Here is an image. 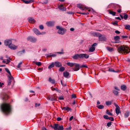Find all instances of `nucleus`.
<instances>
[{
	"label": "nucleus",
	"instance_id": "72a5a7b5",
	"mask_svg": "<svg viewBox=\"0 0 130 130\" xmlns=\"http://www.w3.org/2000/svg\"><path fill=\"white\" fill-rule=\"evenodd\" d=\"M8 77L9 80H13V78L12 77L11 75H9Z\"/></svg>",
	"mask_w": 130,
	"mask_h": 130
},
{
	"label": "nucleus",
	"instance_id": "423d86ee",
	"mask_svg": "<svg viewBox=\"0 0 130 130\" xmlns=\"http://www.w3.org/2000/svg\"><path fill=\"white\" fill-rule=\"evenodd\" d=\"M27 40H28L29 41H30L33 42H35L37 41V39L34 37H29L27 38Z\"/></svg>",
	"mask_w": 130,
	"mask_h": 130
},
{
	"label": "nucleus",
	"instance_id": "473e14b6",
	"mask_svg": "<svg viewBox=\"0 0 130 130\" xmlns=\"http://www.w3.org/2000/svg\"><path fill=\"white\" fill-rule=\"evenodd\" d=\"M94 35L95 36L99 37L101 35V34L98 32H95L94 34Z\"/></svg>",
	"mask_w": 130,
	"mask_h": 130
},
{
	"label": "nucleus",
	"instance_id": "7ed1b4c3",
	"mask_svg": "<svg viewBox=\"0 0 130 130\" xmlns=\"http://www.w3.org/2000/svg\"><path fill=\"white\" fill-rule=\"evenodd\" d=\"M56 28L57 29H59L58 32L59 34L62 35L64 34L66 32V30L65 29L60 27L59 26H57Z\"/></svg>",
	"mask_w": 130,
	"mask_h": 130
},
{
	"label": "nucleus",
	"instance_id": "a211bd4d",
	"mask_svg": "<svg viewBox=\"0 0 130 130\" xmlns=\"http://www.w3.org/2000/svg\"><path fill=\"white\" fill-rule=\"evenodd\" d=\"M67 64L68 66H69L71 67H73L76 64V63L73 62H68L67 63Z\"/></svg>",
	"mask_w": 130,
	"mask_h": 130
},
{
	"label": "nucleus",
	"instance_id": "393cba45",
	"mask_svg": "<svg viewBox=\"0 0 130 130\" xmlns=\"http://www.w3.org/2000/svg\"><path fill=\"white\" fill-rule=\"evenodd\" d=\"M62 110H67V111H70L71 110V109L70 108L68 107H63L62 108Z\"/></svg>",
	"mask_w": 130,
	"mask_h": 130
},
{
	"label": "nucleus",
	"instance_id": "4c0bfd02",
	"mask_svg": "<svg viewBox=\"0 0 130 130\" xmlns=\"http://www.w3.org/2000/svg\"><path fill=\"white\" fill-rule=\"evenodd\" d=\"M54 65H55L54 63V62H52L51 64L49 65V68H53L54 67Z\"/></svg>",
	"mask_w": 130,
	"mask_h": 130
},
{
	"label": "nucleus",
	"instance_id": "ea45409f",
	"mask_svg": "<svg viewBox=\"0 0 130 130\" xmlns=\"http://www.w3.org/2000/svg\"><path fill=\"white\" fill-rule=\"evenodd\" d=\"M5 70L9 74V75H11V74L9 70L7 68H5Z\"/></svg>",
	"mask_w": 130,
	"mask_h": 130
},
{
	"label": "nucleus",
	"instance_id": "39448f33",
	"mask_svg": "<svg viewBox=\"0 0 130 130\" xmlns=\"http://www.w3.org/2000/svg\"><path fill=\"white\" fill-rule=\"evenodd\" d=\"M97 45L96 43L93 44L90 47L89 50V51L90 52H92L94 51L95 49V46H96Z\"/></svg>",
	"mask_w": 130,
	"mask_h": 130
},
{
	"label": "nucleus",
	"instance_id": "412c9836",
	"mask_svg": "<svg viewBox=\"0 0 130 130\" xmlns=\"http://www.w3.org/2000/svg\"><path fill=\"white\" fill-rule=\"evenodd\" d=\"M108 12L109 13L112 15L113 16H115V15L116 12H115L112 11L110 10H108Z\"/></svg>",
	"mask_w": 130,
	"mask_h": 130
},
{
	"label": "nucleus",
	"instance_id": "f257e3e1",
	"mask_svg": "<svg viewBox=\"0 0 130 130\" xmlns=\"http://www.w3.org/2000/svg\"><path fill=\"white\" fill-rule=\"evenodd\" d=\"M1 109L2 111L6 114L9 113L11 111V107L9 104L4 103L1 105Z\"/></svg>",
	"mask_w": 130,
	"mask_h": 130
},
{
	"label": "nucleus",
	"instance_id": "9d476101",
	"mask_svg": "<svg viewBox=\"0 0 130 130\" xmlns=\"http://www.w3.org/2000/svg\"><path fill=\"white\" fill-rule=\"evenodd\" d=\"M81 59H84V58L87 59L89 57V55L86 54H81Z\"/></svg>",
	"mask_w": 130,
	"mask_h": 130
},
{
	"label": "nucleus",
	"instance_id": "603ef678",
	"mask_svg": "<svg viewBox=\"0 0 130 130\" xmlns=\"http://www.w3.org/2000/svg\"><path fill=\"white\" fill-rule=\"evenodd\" d=\"M121 37L123 39H126L128 37L126 36H122Z\"/></svg>",
	"mask_w": 130,
	"mask_h": 130
},
{
	"label": "nucleus",
	"instance_id": "2eb2a0df",
	"mask_svg": "<svg viewBox=\"0 0 130 130\" xmlns=\"http://www.w3.org/2000/svg\"><path fill=\"white\" fill-rule=\"evenodd\" d=\"M55 65L57 67H59L62 66V65L60 62L58 61H56L54 63Z\"/></svg>",
	"mask_w": 130,
	"mask_h": 130
},
{
	"label": "nucleus",
	"instance_id": "864d4df0",
	"mask_svg": "<svg viewBox=\"0 0 130 130\" xmlns=\"http://www.w3.org/2000/svg\"><path fill=\"white\" fill-rule=\"evenodd\" d=\"M104 118L106 119H108L109 117L107 115H105L104 116Z\"/></svg>",
	"mask_w": 130,
	"mask_h": 130
},
{
	"label": "nucleus",
	"instance_id": "13d9d810",
	"mask_svg": "<svg viewBox=\"0 0 130 130\" xmlns=\"http://www.w3.org/2000/svg\"><path fill=\"white\" fill-rule=\"evenodd\" d=\"M4 86V84L0 82V87H3Z\"/></svg>",
	"mask_w": 130,
	"mask_h": 130
},
{
	"label": "nucleus",
	"instance_id": "a19ab883",
	"mask_svg": "<svg viewBox=\"0 0 130 130\" xmlns=\"http://www.w3.org/2000/svg\"><path fill=\"white\" fill-rule=\"evenodd\" d=\"M106 113L109 115L110 116H112V114L108 110H106Z\"/></svg>",
	"mask_w": 130,
	"mask_h": 130
},
{
	"label": "nucleus",
	"instance_id": "c756f323",
	"mask_svg": "<svg viewBox=\"0 0 130 130\" xmlns=\"http://www.w3.org/2000/svg\"><path fill=\"white\" fill-rule=\"evenodd\" d=\"M107 49L109 51L112 52L113 51V48L112 47H107Z\"/></svg>",
	"mask_w": 130,
	"mask_h": 130
},
{
	"label": "nucleus",
	"instance_id": "0eeeda50",
	"mask_svg": "<svg viewBox=\"0 0 130 130\" xmlns=\"http://www.w3.org/2000/svg\"><path fill=\"white\" fill-rule=\"evenodd\" d=\"M12 44L11 40H5L4 42V44L5 45H8L9 47V46H10Z\"/></svg>",
	"mask_w": 130,
	"mask_h": 130
},
{
	"label": "nucleus",
	"instance_id": "3c124183",
	"mask_svg": "<svg viewBox=\"0 0 130 130\" xmlns=\"http://www.w3.org/2000/svg\"><path fill=\"white\" fill-rule=\"evenodd\" d=\"M61 51H62V52H57L56 53H57V54H63L64 53L63 52V50L62 49Z\"/></svg>",
	"mask_w": 130,
	"mask_h": 130
},
{
	"label": "nucleus",
	"instance_id": "f3484780",
	"mask_svg": "<svg viewBox=\"0 0 130 130\" xmlns=\"http://www.w3.org/2000/svg\"><path fill=\"white\" fill-rule=\"evenodd\" d=\"M109 5H111L113 8L115 9H116L117 8H118V7H120L118 5L115 4L111 3Z\"/></svg>",
	"mask_w": 130,
	"mask_h": 130
},
{
	"label": "nucleus",
	"instance_id": "774afa93",
	"mask_svg": "<svg viewBox=\"0 0 130 130\" xmlns=\"http://www.w3.org/2000/svg\"><path fill=\"white\" fill-rule=\"evenodd\" d=\"M59 99L60 100H63L64 99L63 97V96H60L59 97Z\"/></svg>",
	"mask_w": 130,
	"mask_h": 130
},
{
	"label": "nucleus",
	"instance_id": "de8ad7c7",
	"mask_svg": "<svg viewBox=\"0 0 130 130\" xmlns=\"http://www.w3.org/2000/svg\"><path fill=\"white\" fill-rule=\"evenodd\" d=\"M129 116V114L128 112H126L124 114V117L125 118H127Z\"/></svg>",
	"mask_w": 130,
	"mask_h": 130
},
{
	"label": "nucleus",
	"instance_id": "4d7b16f0",
	"mask_svg": "<svg viewBox=\"0 0 130 130\" xmlns=\"http://www.w3.org/2000/svg\"><path fill=\"white\" fill-rule=\"evenodd\" d=\"M128 18V15L127 14L125 15L124 16V19L125 20H126Z\"/></svg>",
	"mask_w": 130,
	"mask_h": 130
},
{
	"label": "nucleus",
	"instance_id": "dca6fc26",
	"mask_svg": "<svg viewBox=\"0 0 130 130\" xmlns=\"http://www.w3.org/2000/svg\"><path fill=\"white\" fill-rule=\"evenodd\" d=\"M58 8L61 10L64 11L66 10V8L63 7L62 5H61L59 6Z\"/></svg>",
	"mask_w": 130,
	"mask_h": 130
},
{
	"label": "nucleus",
	"instance_id": "5fc2aeb1",
	"mask_svg": "<svg viewBox=\"0 0 130 130\" xmlns=\"http://www.w3.org/2000/svg\"><path fill=\"white\" fill-rule=\"evenodd\" d=\"M111 122H108L107 124V126L108 127H110L111 124Z\"/></svg>",
	"mask_w": 130,
	"mask_h": 130
},
{
	"label": "nucleus",
	"instance_id": "37998d69",
	"mask_svg": "<svg viewBox=\"0 0 130 130\" xmlns=\"http://www.w3.org/2000/svg\"><path fill=\"white\" fill-rule=\"evenodd\" d=\"M65 70V68L64 67H62L60 68L59 70V71H63Z\"/></svg>",
	"mask_w": 130,
	"mask_h": 130
},
{
	"label": "nucleus",
	"instance_id": "58836bf2",
	"mask_svg": "<svg viewBox=\"0 0 130 130\" xmlns=\"http://www.w3.org/2000/svg\"><path fill=\"white\" fill-rule=\"evenodd\" d=\"M106 105H110L111 104V102L110 101H107L106 102Z\"/></svg>",
	"mask_w": 130,
	"mask_h": 130
},
{
	"label": "nucleus",
	"instance_id": "2f4dec72",
	"mask_svg": "<svg viewBox=\"0 0 130 130\" xmlns=\"http://www.w3.org/2000/svg\"><path fill=\"white\" fill-rule=\"evenodd\" d=\"M54 24V22L53 21L49 22V26H53Z\"/></svg>",
	"mask_w": 130,
	"mask_h": 130
},
{
	"label": "nucleus",
	"instance_id": "e433bc0d",
	"mask_svg": "<svg viewBox=\"0 0 130 130\" xmlns=\"http://www.w3.org/2000/svg\"><path fill=\"white\" fill-rule=\"evenodd\" d=\"M56 55L55 54H52V53L49 54V57L50 56L54 57H56Z\"/></svg>",
	"mask_w": 130,
	"mask_h": 130
},
{
	"label": "nucleus",
	"instance_id": "6e6d98bb",
	"mask_svg": "<svg viewBox=\"0 0 130 130\" xmlns=\"http://www.w3.org/2000/svg\"><path fill=\"white\" fill-rule=\"evenodd\" d=\"M79 13L82 14H85L86 15H88L89 14V13L88 12H86V13H85V12L80 13H80Z\"/></svg>",
	"mask_w": 130,
	"mask_h": 130
},
{
	"label": "nucleus",
	"instance_id": "9b49d317",
	"mask_svg": "<svg viewBox=\"0 0 130 130\" xmlns=\"http://www.w3.org/2000/svg\"><path fill=\"white\" fill-rule=\"evenodd\" d=\"M73 58L75 59H77L79 58L81 59V54H77L75 55L73 57Z\"/></svg>",
	"mask_w": 130,
	"mask_h": 130
},
{
	"label": "nucleus",
	"instance_id": "49530a36",
	"mask_svg": "<svg viewBox=\"0 0 130 130\" xmlns=\"http://www.w3.org/2000/svg\"><path fill=\"white\" fill-rule=\"evenodd\" d=\"M111 24H113V25H116L117 26H118V22L116 21H115L114 22H112L111 23Z\"/></svg>",
	"mask_w": 130,
	"mask_h": 130
},
{
	"label": "nucleus",
	"instance_id": "bf43d9fd",
	"mask_svg": "<svg viewBox=\"0 0 130 130\" xmlns=\"http://www.w3.org/2000/svg\"><path fill=\"white\" fill-rule=\"evenodd\" d=\"M108 119H109L111 121H113L114 120V119L113 117H109V118Z\"/></svg>",
	"mask_w": 130,
	"mask_h": 130
},
{
	"label": "nucleus",
	"instance_id": "cd10ccee",
	"mask_svg": "<svg viewBox=\"0 0 130 130\" xmlns=\"http://www.w3.org/2000/svg\"><path fill=\"white\" fill-rule=\"evenodd\" d=\"M125 28L126 29L130 30V25H124Z\"/></svg>",
	"mask_w": 130,
	"mask_h": 130
},
{
	"label": "nucleus",
	"instance_id": "a18cd8bd",
	"mask_svg": "<svg viewBox=\"0 0 130 130\" xmlns=\"http://www.w3.org/2000/svg\"><path fill=\"white\" fill-rule=\"evenodd\" d=\"M113 93L116 95H117L118 94V92L117 91L114 90L113 91Z\"/></svg>",
	"mask_w": 130,
	"mask_h": 130
},
{
	"label": "nucleus",
	"instance_id": "a878e982",
	"mask_svg": "<svg viewBox=\"0 0 130 130\" xmlns=\"http://www.w3.org/2000/svg\"><path fill=\"white\" fill-rule=\"evenodd\" d=\"M121 89L123 91H125L126 89V86L125 85H122L121 87Z\"/></svg>",
	"mask_w": 130,
	"mask_h": 130
},
{
	"label": "nucleus",
	"instance_id": "052dcab7",
	"mask_svg": "<svg viewBox=\"0 0 130 130\" xmlns=\"http://www.w3.org/2000/svg\"><path fill=\"white\" fill-rule=\"evenodd\" d=\"M39 28L41 29H43L44 28L43 26L42 25H40L39 26Z\"/></svg>",
	"mask_w": 130,
	"mask_h": 130
},
{
	"label": "nucleus",
	"instance_id": "1a4fd4ad",
	"mask_svg": "<svg viewBox=\"0 0 130 130\" xmlns=\"http://www.w3.org/2000/svg\"><path fill=\"white\" fill-rule=\"evenodd\" d=\"M75 67L73 68V69L75 71H77L79 70V66L78 64L76 63L75 65Z\"/></svg>",
	"mask_w": 130,
	"mask_h": 130
},
{
	"label": "nucleus",
	"instance_id": "0e129e2a",
	"mask_svg": "<svg viewBox=\"0 0 130 130\" xmlns=\"http://www.w3.org/2000/svg\"><path fill=\"white\" fill-rule=\"evenodd\" d=\"M12 80H9L8 82V85H10L11 83Z\"/></svg>",
	"mask_w": 130,
	"mask_h": 130
},
{
	"label": "nucleus",
	"instance_id": "bb28decb",
	"mask_svg": "<svg viewBox=\"0 0 130 130\" xmlns=\"http://www.w3.org/2000/svg\"><path fill=\"white\" fill-rule=\"evenodd\" d=\"M33 62L38 66H40L41 65V63L40 62L34 61Z\"/></svg>",
	"mask_w": 130,
	"mask_h": 130
},
{
	"label": "nucleus",
	"instance_id": "c03bdc74",
	"mask_svg": "<svg viewBox=\"0 0 130 130\" xmlns=\"http://www.w3.org/2000/svg\"><path fill=\"white\" fill-rule=\"evenodd\" d=\"M80 68H83V67L87 68L88 67L86 64H83V65H81V66H80Z\"/></svg>",
	"mask_w": 130,
	"mask_h": 130
},
{
	"label": "nucleus",
	"instance_id": "09e8293b",
	"mask_svg": "<svg viewBox=\"0 0 130 130\" xmlns=\"http://www.w3.org/2000/svg\"><path fill=\"white\" fill-rule=\"evenodd\" d=\"M56 99V98L55 97H54L53 98H51V97L49 98V100H50L52 101L55 100Z\"/></svg>",
	"mask_w": 130,
	"mask_h": 130
},
{
	"label": "nucleus",
	"instance_id": "5701e85b",
	"mask_svg": "<svg viewBox=\"0 0 130 130\" xmlns=\"http://www.w3.org/2000/svg\"><path fill=\"white\" fill-rule=\"evenodd\" d=\"M120 109V107L116 108V112L117 115H118L119 113H121Z\"/></svg>",
	"mask_w": 130,
	"mask_h": 130
},
{
	"label": "nucleus",
	"instance_id": "e2e57ef3",
	"mask_svg": "<svg viewBox=\"0 0 130 130\" xmlns=\"http://www.w3.org/2000/svg\"><path fill=\"white\" fill-rule=\"evenodd\" d=\"M76 98V95L74 94H73L72 95V98Z\"/></svg>",
	"mask_w": 130,
	"mask_h": 130
},
{
	"label": "nucleus",
	"instance_id": "6ab92c4d",
	"mask_svg": "<svg viewBox=\"0 0 130 130\" xmlns=\"http://www.w3.org/2000/svg\"><path fill=\"white\" fill-rule=\"evenodd\" d=\"M105 40V38L104 37H102V35L101 34L99 37V40L100 41H102Z\"/></svg>",
	"mask_w": 130,
	"mask_h": 130
},
{
	"label": "nucleus",
	"instance_id": "8fccbe9b",
	"mask_svg": "<svg viewBox=\"0 0 130 130\" xmlns=\"http://www.w3.org/2000/svg\"><path fill=\"white\" fill-rule=\"evenodd\" d=\"M109 71L110 72H116L112 68H110L109 70Z\"/></svg>",
	"mask_w": 130,
	"mask_h": 130
},
{
	"label": "nucleus",
	"instance_id": "ddd939ff",
	"mask_svg": "<svg viewBox=\"0 0 130 130\" xmlns=\"http://www.w3.org/2000/svg\"><path fill=\"white\" fill-rule=\"evenodd\" d=\"M32 30L37 35H40L41 34L39 31L36 28H33Z\"/></svg>",
	"mask_w": 130,
	"mask_h": 130
},
{
	"label": "nucleus",
	"instance_id": "7c9ffc66",
	"mask_svg": "<svg viewBox=\"0 0 130 130\" xmlns=\"http://www.w3.org/2000/svg\"><path fill=\"white\" fill-rule=\"evenodd\" d=\"M25 52V50H23L22 51H20L18 52V54L19 55H20L22 54L23 53H24Z\"/></svg>",
	"mask_w": 130,
	"mask_h": 130
},
{
	"label": "nucleus",
	"instance_id": "f03ea898",
	"mask_svg": "<svg viewBox=\"0 0 130 130\" xmlns=\"http://www.w3.org/2000/svg\"><path fill=\"white\" fill-rule=\"evenodd\" d=\"M118 51L119 53H124V54H126L130 52V49L126 46H121L118 48Z\"/></svg>",
	"mask_w": 130,
	"mask_h": 130
},
{
	"label": "nucleus",
	"instance_id": "c85d7f7f",
	"mask_svg": "<svg viewBox=\"0 0 130 130\" xmlns=\"http://www.w3.org/2000/svg\"><path fill=\"white\" fill-rule=\"evenodd\" d=\"M49 82L52 84H55V80L54 79H52L51 78H49Z\"/></svg>",
	"mask_w": 130,
	"mask_h": 130
},
{
	"label": "nucleus",
	"instance_id": "aec40b11",
	"mask_svg": "<svg viewBox=\"0 0 130 130\" xmlns=\"http://www.w3.org/2000/svg\"><path fill=\"white\" fill-rule=\"evenodd\" d=\"M8 95L6 93H4L3 97V99L4 100H6L8 99Z\"/></svg>",
	"mask_w": 130,
	"mask_h": 130
},
{
	"label": "nucleus",
	"instance_id": "c9c22d12",
	"mask_svg": "<svg viewBox=\"0 0 130 130\" xmlns=\"http://www.w3.org/2000/svg\"><path fill=\"white\" fill-rule=\"evenodd\" d=\"M97 107L99 109H102L104 108V106L103 105H100L98 106Z\"/></svg>",
	"mask_w": 130,
	"mask_h": 130
},
{
	"label": "nucleus",
	"instance_id": "4468645a",
	"mask_svg": "<svg viewBox=\"0 0 130 130\" xmlns=\"http://www.w3.org/2000/svg\"><path fill=\"white\" fill-rule=\"evenodd\" d=\"M9 47L11 49L14 50L17 48V46L12 44L10 46H9Z\"/></svg>",
	"mask_w": 130,
	"mask_h": 130
},
{
	"label": "nucleus",
	"instance_id": "79ce46f5",
	"mask_svg": "<svg viewBox=\"0 0 130 130\" xmlns=\"http://www.w3.org/2000/svg\"><path fill=\"white\" fill-rule=\"evenodd\" d=\"M22 63V62H20L17 66V67L18 68H20L21 67V65Z\"/></svg>",
	"mask_w": 130,
	"mask_h": 130
},
{
	"label": "nucleus",
	"instance_id": "69168bd1",
	"mask_svg": "<svg viewBox=\"0 0 130 130\" xmlns=\"http://www.w3.org/2000/svg\"><path fill=\"white\" fill-rule=\"evenodd\" d=\"M61 120V118L60 117H58L57 118V120L58 121H60Z\"/></svg>",
	"mask_w": 130,
	"mask_h": 130
},
{
	"label": "nucleus",
	"instance_id": "b1692460",
	"mask_svg": "<svg viewBox=\"0 0 130 130\" xmlns=\"http://www.w3.org/2000/svg\"><path fill=\"white\" fill-rule=\"evenodd\" d=\"M69 73L68 72H65L63 73V75L64 77L66 78H68L69 75Z\"/></svg>",
	"mask_w": 130,
	"mask_h": 130
},
{
	"label": "nucleus",
	"instance_id": "20e7f679",
	"mask_svg": "<svg viewBox=\"0 0 130 130\" xmlns=\"http://www.w3.org/2000/svg\"><path fill=\"white\" fill-rule=\"evenodd\" d=\"M54 129L55 130H63V127L62 125H59L58 124H55Z\"/></svg>",
	"mask_w": 130,
	"mask_h": 130
},
{
	"label": "nucleus",
	"instance_id": "f704fd0d",
	"mask_svg": "<svg viewBox=\"0 0 130 130\" xmlns=\"http://www.w3.org/2000/svg\"><path fill=\"white\" fill-rule=\"evenodd\" d=\"M34 1V0H29V1H27L25 2V3L26 4H28L30 3H31L33 2Z\"/></svg>",
	"mask_w": 130,
	"mask_h": 130
},
{
	"label": "nucleus",
	"instance_id": "f8f14e48",
	"mask_svg": "<svg viewBox=\"0 0 130 130\" xmlns=\"http://www.w3.org/2000/svg\"><path fill=\"white\" fill-rule=\"evenodd\" d=\"M77 7L79 8L80 9L83 10H84L85 9H88L87 7H84L83 5L80 4H79L77 5Z\"/></svg>",
	"mask_w": 130,
	"mask_h": 130
},
{
	"label": "nucleus",
	"instance_id": "4be33fe9",
	"mask_svg": "<svg viewBox=\"0 0 130 130\" xmlns=\"http://www.w3.org/2000/svg\"><path fill=\"white\" fill-rule=\"evenodd\" d=\"M28 21L30 23L33 24L35 23V21L34 19L32 18H29Z\"/></svg>",
	"mask_w": 130,
	"mask_h": 130
},
{
	"label": "nucleus",
	"instance_id": "680f3d73",
	"mask_svg": "<svg viewBox=\"0 0 130 130\" xmlns=\"http://www.w3.org/2000/svg\"><path fill=\"white\" fill-rule=\"evenodd\" d=\"M114 105H115V106L116 107V108H120L119 106H118V105L117 104H116L115 103H114Z\"/></svg>",
	"mask_w": 130,
	"mask_h": 130
},
{
	"label": "nucleus",
	"instance_id": "6e6552de",
	"mask_svg": "<svg viewBox=\"0 0 130 130\" xmlns=\"http://www.w3.org/2000/svg\"><path fill=\"white\" fill-rule=\"evenodd\" d=\"M114 39L115 40V43H118L120 42L119 40L120 39V37L119 36H117L114 37Z\"/></svg>",
	"mask_w": 130,
	"mask_h": 130
},
{
	"label": "nucleus",
	"instance_id": "338daca9",
	"mask_svg": "<svg viewBox=\"0 0 130 130\" xmlns=\"http://www.w3.org/2000/svg\"><path fill=\"white\" fill-rule=\"evenodd\" d=\"M48 3V1L47 0H45L44 1H43L42 2L43 4H46Z\"/></svg>",
	"mask_w": 130,
	"mask_h": 130
}]
</instances>
